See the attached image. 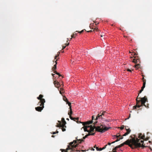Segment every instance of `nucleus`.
<instances>
[{
    "mask_svg": "<svg viewBox=\"0 0 152 152\" xmlns=\"http://www.w3.org/2000/svg\"><path fill=\"white\" fill-rule=\"evenodd\" d=\"M143 89L144 88L142 87L141 89L140 90L139 93L138 94V96L136 100V105L133 107L134 109H136L137 107L139 108L143 105L145 106L146 107H149V105L148 104H145L146 102H148V99L146 96H144V97L142 98L138 97L140 93H141L143 90Z\"/></svg>",
    "mask_w": 152,
    "mask_h": 152,
    "instance_id": "1",
    "label": "nucleus"
},
{
    "mask_svg": "<svg viewBox=\"0 0 152 152\" xmlns=\"http://www.w3.org/2000/svg\"><path fill=\"white\" fill-rule=\"evenodd\" d=\"M143 89L144 88L142 87L141 89L140 90L139 93L138 94V96L136 100V105L133 107L134 109H136L137 107L139 108L143 105L145 106L146 107H149V105L148 104H145L146 102H148V99L146 96H144V97L142 98L138 97L140 93H141L143 90Z\"/></svg>",
    "mask_w": 152,
    "mask_h": 152,
    "instance_id": "2",
    "label": "nucleus"
},
{
    "mask_svg": "<svg viewBox=\"0 0 152 152\" xmlns=\"http://www.w3.org/2000/svg\"><path fill=\"white\" fill-rule=\"evenodd\" d=\"M140 140L138 138H136V140L133 138L130 140H128L125 142L122 143L123 144V146L125 145H128L132 149L140 147L141 145L139 143Z\"/></svg>",
    "mask_w": 152,
    "mask_h": 152,
    "instance_id": "3",
    "label": "nucleus"
},
{
    "mask_svg": "<svg viewBox=\"0 0 152 152\" xmlns=\"http://www.w3.org/2000/svg\"><path fill=\"white\" fill-rule=\"evenodd\" d=\"M89 126L90 129L89 130V133L93 132L94 131L95 129H96V131L103 133L111 128L110 127H107L103 125H101L100 126H97V127H96L94 126H92V125Z\"/></svg>",
    "mask_w": 152,
    "mask_h": 152,
    "instance_id": "4",
    "label": "nucleus"
},
{
    "mask_svg": "<svg viewBox=\"0 0 152 152\" xmlns=\"http://www.w3.org/2000/svg\"><path fill=\"white\" fill-rule=\"evenodd\" d=\"M94 116H92V120L89 121H88L86 122H80V123H82L83 124V125L84 126H83L82 128L84 129V131L85 132H87L89 133V130L87 129V128L89 127V126H85L86 125H89L92 123V120H94Z\"/></svg>",
    "mask_w": 152,
    "mask_h": 152,
    "instance_id": "5",
    "label": "nucleus"
},
{
    "mask_svg": "<svg viewBox=\"0 0 152 152\" xmlns=\"http://www.w3.org/2000/svg\"><path fill=\"white\" fill-rule=\"evenodd\" d=\"M107 113L105 111H101L100 113L98 114L97 115L95 120L99 119H103L104 117L107 116Z\"/></svg>",
    "mask_w": 152,
    "mask_h": 152,
    "instance_id": "6",
    "label": "nucleus"
},
{
    "mask_svg": "<svg viewBox=\"0 0 152 152\" xmlns=\"http://www.w3.org/2000/svg\"><path fill=\"white\" fill-rule=\"evenodd\" d=\"M132 53H133L132 55L133 56L134 58H133L132 57H131V58H132V61L135 63H140V60L138 57V56H135L137 54L134 52H133Z\"/></svg>",
    "mask_w": 152,
    "mask_h": 152,
    "instance_id": "7",
    "label": "nucleus"
},
{
    "mask_svg": "<svg viewBox=\"0 0 152 152\" xmlns=\"http://www.w3.org/2000/svg\"><path fill=\"white\" fill-rule=\"evenodd\" d=\"M43 95L42 94H40L39 97H37V99L40 100L38 104V105L40 103H42H42L44 104L45 102V99H42V98L43 97Z\"/></svg>",
    "mask_w": 152,
    "mask_h": 152,
    "instance_id": "8",
    "label": "nucleus"
},
{
    "mask_svg": "<svg viewBox=\"0 0 152 152\" xmlns=\"http://www.w3.org/2000/svg\"><path fill=\"white\" fill-rule=\"evenodd\" d=\"M44 104L42 103H42H40L38 105H39L40 106L37 107H35V110L36 111L39 112H41L43 110L44 107Z\"/></svg>",
    "mask_w": 152,
    "mask_h": 152,
    "instance_id": "9",
    "label": "nucleus"
},
{
    "mask_svg": "<svg viewBox=\"0 0 152 152\" xmlns=\"http://www.w3.org/2000/svg\"><path fill=\"white\" fill-rule=\"evenodd\" d=\"M58 121L59 123H58L57 125L56 126L57 127H65V128L66 127V126L65 125L66 123L65 120H64V121H63L62 124L60 121Z\"/></svg>",
    "mask_w": 152,
    "mask_h": 152,
    "instance_id": "10",
    "label": "nucleus"
},
{
    "mask_svg": "<svg viewBox=\"0 0 152 152\" xmlns=\"http://www.w3.org/2000/svg\"><path fill=\"white\" fill-rule=\"evenodd\" d=\"M69 118H70V119L72 120H73L74 121H76L77 123H80V121H78V118H73L70 115V116H69Z\"/></svg>",
    "mask_w": 152,
    "mask_h": 152,
    "instance_id": "11",
    "label": "nucleus"
},
{
    "mask_svg": "<svg viewBox=\"0 0 152 152\" xmlns=\"http://www.w3.org/2000/svg\"><path fill=\"white\" fill-rule=\"evenodd\" d=\"M60 83H59L58 82H56V80L54 82V84L55 86L57 88L59 87V86H61Z\"/></svg>",
    "mask_w": 152,
    "mask_h": 152,
    "instance_id": "12",
    "label": "nucleus"
},
{
    "mask_svg": "<svg viewBox=\"0 0 152 152\" xmlns=\"http://www.w3.org/2000/svg\"><path fill=\"white\" fill-rule=\"evenodd\" d=\"M77 137L76 138V139L77 140L76 141H78V142H79L80 141V142H79V143H81V142H82V141H84V140L86 138V137H85V136L84 137H83V139H78L77 138Z\"/></svg>",
    "mask_w": 152,
    "mask_h": 152,
    "instance_id": "13",
    "label": "nucleus"
},
{
    "mask_svg": "<svg viewBox=\"0 0 152 152\" xmlns=\"http://www.w3.org/2000/svg\"><path fill=\"white\" fill-rule=\"evenodd\" d=\"M123 146V144L122 143L120 145H118L117 146H116L113 149V150L116 151L117 148H121V147Z\"/></svg>",
    "mask_w": 152,
    "mask_h": 152,
    "instance_id": "14",
    "label": "nucleus"
},
{
    "mask_svg": "<svg viewBox=\"0 0 152 152\" xmlns=\"http://www.w3.org/2000/svg\"><path fill=\"white\" fill-rule=\"evenodd\" d=\"M78 31H76L73 34L71 35V38L70 39H71L72 38H75L76 36H77V32Z\"/></svg>",
    "mask_w": 152,
    "mask_h": 152,
    "instance_id": "15",
    "label": "nucleus"
},
{
    "mask_svg": "<svg viewBox=\"0 0 152 152\" xmlns=\"http://www.w3.org/2000/svg\"><path fill=\"white\" fill-rule=\"evenodd\" d=\"M57 60L55 62L56 63L54 65L53 67L52 68V70L53 71H54L56 69V65L57 64Z\"/></svg>",
    "mask_w": 152,
    "mask_h": 152,
    "instance_id": "16",
    "label": "nucleus"
},
{
    "mask_svg": "<svg viewBox=\"0 0 152 152\" xmlns=\"http://www.w3.org/2000/svg\"><path fill=\"white\" fill-rule=\"evenodd\" d=\"M145 137V135H142L141 133H140L139 134V137L142 139H144Z\"/></svg>",
    "mask_w": 152,
    "mask_h": 152,
    "instance_id": "17",
    "label": "nucleus"
},
{
    "mask_svg": "<svg viewBox=\"0 0 152 152\" xmlns=\"http://www.w3.org/2000/svg\"><path fill=\"white\" fill-rule=\"evenodd\" d=\"M95 134V133H88V134L86 135L85 136V137L87 138L88 136L89 135H94Z\"/></svg>",
    "mask_w": 152,
    "mask_h": 152,
    "instance_id": "18",
    "label": "nucleus"
},
{
    "mask_svg": "<svg viewBox=\"0 0 152 152\" xmlns=\"http://www.w3.org/2000/svg\"><path fill=\"white\" fill-rule=\"evenodd\" d=\"M123 137H121L120 138L118 139V138H117V139L115 141L113 142H112V143H115L116 142H117L118 141H119L120 140L123 139Z\"/></svg>",
    "mask_w": 152,
    "mask_h": 152,
    "instance_id": "19",
    "label": "nucleus"
},
{
    "mask_svg": "<svg viewBox=\"0 0 152 152\" xmlns=\"http://www.w3.org/2000/svg\"><path fill=\"white\" fill-rule=\"evenodd\" d=\"M140 140V139H139ZM140 142V141H139V143H140L141 144V146L140 147H142L143 148H144L145 147V146H144L143 145V142H144V141L143 140H140V142L141 143H140L139 142Z\"/></svg>",
    "mask_w": 152,
    "mask_h": 152,
    "instance_id": "20",
    "label": "nucleus"
},
{
    "mask_svg": "<svg viewBox=\"0 0 152 152\" xmlns=\"http://www.w3.org/2000/svg\"><path fill=\"white\" fill-rule=\"evenodd\" d=\"M146 84V80H143V86L142 87L143 88H144L145 87V85Z\"/></svg>",
    "mask_w": 152,
    "mask_h": 152,
    "instance_id": "21",
    "label": "nucleus"
},
{
    "mask_svg": "<svg viewBox=\"0 0 152 152\" xmlns=\"http://www.w3.org/2000/svg\"><path fill=\"white\" fill-rule=\"evenodd\" d=\"M146 84V80H143V86L142 87L143 88H144L145 87V85Z\"/></svg>",
    "mask_w": 152,
    "mask_h": 152,
    "instance_id": "22",
    "label": "nucleus"
},
{
    "mask_svg": "<svg viewBox=\"0 0 152 152\" xmlns=\"http://www.w3.org/2000/svg\"><path fill=\"white\" fill-rule=\"evenodd\" d=\"M66 102L67 104H68V105L69 107V109H71V103L70 102H69L68 101L67 102Z\"/></svg>",
    "mask_w": 152,
    "mask_h": 152,
    "instance_id": "23",
    "label": "nucleus"
},
{
    "mask_svg": "<svg viewBox=\"0 0 152 152\" xmlns=\"http://www.w3.org/2000/svg\"><path fill=\"white\" fill-rule=\"evenodd\" d=\"M140 64H136L135 65V67L137 69L140 68Z\"/></svg>",
    "mask_w": 152,
    "mask_h": 152,
    "instance_id": "24",
    "label": "nucleus"
},
{
    "mask_svg": "<svg viewBox=\"0 0 152 152\" xmlns=\"http://www.w3.org/2000/svg\"><path fill=\"white\" fill-rule=\"evenodd\" d=\"M70 112L68 114L69 115V116H70V115L71 116L72 114V108L71 109H70Z\"/></svg>",
    "mask_w": 152,
    "mask_h": 152,
    "instance_id": "25",
    "label": "nucleus"
},
{
    "mask_svg": "<svg viewBox=\"0 0 152 152\" xmlns=\"http://www.w3.org/2000/svg\"><path fill=\"white\" fill-rule=\"evenodd\" d=\"M64 93V90L62 88H61V91H60V93L62 94Z\"/></svg>",
    "mask_w": 152,
    "mask_h": 152,
    "instance_id": "26",
    "label": "nucleus"
},
{
    "mask_svg": "<svg viewBox=\"0 0 152 152\" xmlns=\"http://www.w3.org/2000/svg\"><path fill=\"white\" fill-rule=\"evenodd\" d=\"M54 73H55L57 75H59V76H61V75H60L59 73L57 72L56 71H54Z\"/></svg>",
    "mask_w": 152,
    "mask_h": 152,
    "instance_id": "27",
    "label": "nucleus"
},
{
    "mask_svg": "<svg viewBox=\"0 0 152 152\" xmlns=\"http://www.w3.org/2000/svg\"><path fill=\"white\" fill-rule=\"evenodd\" d=\"M63 99L64 101H65L66 102H67L68 101L67 98H66V97H63Z\"/></svg>",
    "mask_w": 152,
    "mask_h": 152,
    "instance_id": "28",
    "label": "nucleus"
},
{
    "mask_svg": "<svg viewBox=\"0 0 152 152\" xmlns=\"http://www.w3.org/2000/svg\"><path fill=\"white\" fill-rule=\"evenodd\" d=\"M124 126H122L121 127H118V129H120L121 130L123 129H124Z\"/></svg>",
    "mask_w": 152,
    "mask_h": 152,
    "instance_id": "29",
    "label": "nucleus"
},
{
    "mask_svg": "<svg viewBox=\"0 0 152 152\" xmlns=\"http://www.w3.org/2000/svg\"><path fill=\"white\" fill-rule=\"evenodd\" d=\"M62 127L61 129L63 132H64L66 131V129L65 128V127Z\"/></svg>",
    "mask_w": 152,
    "mask_h": 152,
    "instance_id": "30",
    "label": "nucleus"
},
{
    "mask_svg": "<svg viewBox=\"0 0 152 152\" xmlns=\"http://www.w3.org/2000/svg\"><path fill=\"white\" fill-rule=\"evenodd\" d=\"M125 129L126 130L127 132H128V131H130V132L131 131V130L129 128V129H126V126H125Z\"/></svg>",
    "mask_w": 152,
    "mask_h": 152,
    "instance_id": "31",
    "label": "nucleus"
},
{
    "mask_svg": "<svg viewBox=\"0 0 152 152\" xmlns=\"http://www.w3.org/2000/svg\"><path fill=\"white\" fill-rule=\"evenodd\" d=\"M84 30H85V29H83L80 31H78L77 32L80 33V34H81V33H82L84 31Z\"/></svg>",
    "mask_w": 152,
    "mask_h": 152,
    "instance_id": "32",
    "label": "nucleus"
},
{
    "mask_svg": "<svg viewBox=\"0 0 152 152\" xmlns=\"http://www.w3.org/2000/svg\"><path fill=\"white\" fill-rule=\"evenodd\" d=\"M121 135L120 134L118 135V134H117V135H116L115 136V138H118L119 137H121Z\"/></svg>",
    "mask_w": 152,
    "mask_h": 152,
    "instance_id": "33",
    "label": "nucleus"
},
{
    "mask_svg": "<svg viewBox=\"0 0 152 152\" xmlns=\"http://www.w3.org/2000/svg\"><path fill=\"white\" fill-rule=\"evenodd\" d=\"M130 131H128V132H126V134H127V135L128 134H129L130 133Z\"/></svg>",
    "mask_w": 152,
    "mask_h": 152,
    "instance_id": "34",
    "label": "nucleus"
},
{
    "mask_svg": "<svg viewBox=\"0 0 152 152\" xmlns=\"http://www.w3.org/2000/svg\"><path fill=\"white\" fill-rule=\"evenodd\" d=\"M92 29H94V30H95L96 31H98V28H97L96 27H95V28H92Z\"/></svg>",
    "mask_w": 152,
    "mask_h": 152,
    "instance_id": "35",
    "label": "nucleus"
},
{
    "mask_svg": "<svg viewBox=\"0 0 152 152\" xmlns=\"http://www.w3.org/2000/svg\"><path fill=\"white\" fill-rule=\"evenodd\" d=\"M107 146V145H106L104 146L103 147V149H105L106 148Z\"/></svg>",
    "mask_w": 152,
    "mask_h": 152,
    "instance_id": "36",
    "label": "nucleus"
},
{
    "mask_svg": "<svg viewBox=\"0 0 152 152\" xmlns=\"http://www.w3.org/2000/svg\"><path fill=\"white\" fill-rule=\"evenodd\" d=\"M96 149L97 151H99V148L98 147H96Z\"/></svg>",
    "mask_w": 152,
    "mask_h": 152,
    "instance_id": "37",
    "label": "nucleus"
},
{
    "mask_svg": "<svg viewBox=\"0 0 152 152\" xmlns=\"http://www.w3.org/2000/svg\"><path fill=\"white\" fill-rule=\"evenodd\" d=\"M58 56H59L58 54L57 55H56V56H55V59H56V58H57V57Z\"/></svg>",
    "mask_w": 152,
    "mask_h": 152,
    "instance_id": "38",
    "label": "nucleus"
},
{
    "mask_svg": "<svg viewBox=\"0 0 152 152\" xmlns=\"http://www.w3.org/2000/svg\"><path fill=\"white\" fill-rule=\"evenodd\" d=\"M103 150H104V149H103V148H100L99 149V151H101Z\"/></svg>",
    "mask_w": 152,
    "mask_h": 152,
    "instance_id": "39",
    "label": "nucleus"
},
{
    "mask_svg": "<svg viewBox=\"0 0 152 152\" xmlns=\"http://www.w3.org/2000/svg\"><path fill=\"white\" fill-rule=\"evenodd\" d=\"M127 70L128 71H129V72H132V71L131 70H130V69H127Z\"/></svg>",
    "mask_w": 152,
    "mask_h": 152,
    "instance_id": "40",
    "label": "nucleus"
},
{
    "mask_svg": "<svg viewBox=\"0 0 152 152\" xmlns=\"http://www.w3.org/2000/svg\"><path fill=\"white\" fill-rule=\"evenodd\" d=\"M105 121H106V122H109V120H108V119H105Z\"/></svg>",
    "mask_w": 152,
    "mask_h": 152,
    "instance_id": "41",
    "label": "nucleus"
},
{
    "mask_svg": "<svg viewBox=\"0 0 152 152\" xmlns=\"http://www.w3.org/2000/svg\"><path fill=\"white\" fill-rule=\"evenodd\" d=\"M52 134H56V132H53Z\"/></svg>",
    "mask_w": 152,
    "mask_h": 152,
    "instance_id": "42",
    "label": "nucleus"
},
{
    "mask_svg": "<svg viewBox=\"0 0 152 152\" xmlns=\"http://www.w3.org/2000/svg\"><path fill=\"white\" fill-rule=\"evenodd\" d=\"M127 135V134H126V133H125L123 135V136H126Z\"/></svg>",
    "mask_w": 152,
    "mask_h": 152,
    "instance_id": "43",
    "label": "nucleus"
},
{
    "mask_svg": "<svg viewBox=\"0 0 152 152\" xmlns=\"http://www.w3.org/2000/svg\"><path fill=\"white\" fill-rule=\"evenodd\" d=\"M127 135V134H126V133H125L123 135V136H126Z\"/></svg>",
    "mask_w": 152,
    "mask_h": 152,
    "instance_id": "44",
    "label": "nucleus"
},
{
    "mask_svg": "<svg viewBox=\"0 0 152 152\" xmlns=\"http://www.w3.org/2000/svg\"><path fill=\"white\" fill-rule=\"evenodd\" d=\"M62 47H63V49H64L65 48L66 46H63Z\"/></svg>",
    "mask_w": 152,
    "mask_h": 152,
    "instance_id": "45",
    "label": "nucleus"
},
{
    "mask_svg": "<svg viewBox=\"0 0 152 152\" xmlns=\"http://www.w3.org/2000/svg\"><path fill=\"white\" fill-rule=\"evenodd\" d=\"M62 150V152H66V151H65L64 150Z\"/></svg>",
    "mask_w": 152,
    "mask_h": 152,
    "instance_id": "46",
    "label": "nucleus"
},
{
    "mask_svg": "<svg viewBox=\"0 0 152 152\" xmlns=\"http://www.w3.org/2000/svg\"><path fill=\"white\" fill-rule=\"evenodd\" d=\"M97 121H95L94 122V124H96V123H97Z\"/></svg>",
    "mask_w": 152,
    "mask_h": 152,
    "instance_id": "47",
    "label": "nucleus"
},
{
    "mask_svg": "<svg viewBox=\"0 0 152 152\" xmlns=\"http://www.w3.org/2000/svg\"><path fill=\"white\" fill-rule=\"evenodd\" d=\"M111 143H110V142H108V145H110Z\"/></svg>",
    "mask_w": 152,
    "mask_h": 152,
    "instance_id": "48",
    "label": "nucleus"
},
{
    "mask_svg": "<svg viewBox=\"0 0 152 152\" xmlns=\"http://www.w3.org/2000/svg\"><path fill=\"white\" fill-rule=\"evenodd\" d=\"M92 30H90V31H87V32H92Z\"/></svg>",
    "mask_w": 152,
    "mask_h": 152,
    "instance_id": "49",
    "label": "nucleus"
},
{
    "mask_svg": "<svg viewBox=\"0 0 152 152\" xmlns=\"http://www.w3.org/2000/svg\"><path fill=\"white\" fill-rule=\"evenodd\" d=\"M61 120L63 121H64V120H65L64 118H62Z\"/></svg>",
    "mask_w": 152,
    "mask_h": 152,
    "instance_id": "50",
    "label": "nucleus"
},
{
    "mask_svg": "<svg viewBox=\"0 0 152 152\" xmlns=\"http://www.w3.org/2000/svg\"><path fill=\"white\" fill-rule=\"evenodd\" d=\"M115 136H116V135H113V137L114 138H115Z\"/></svg>",
    "mask_w": 152,
    "mask_h": 152,
    "instance_id": "51",
    "label": "nucleus"
},
{
    "mask_svg": "<svg viewBox=\"0 0 152 152\" xmlns=\"http://www.w3.org/2000/svg\"><path fill=\"white\" fill-rule=\"evenodd\" d=\"M69 43H68L67 44H65V45H66V46H67V45H69Z\"/></svg>",
    "mask_w": 152,
    "mask_h": 152,
    "instance_id": "52",
    "label": "nucleus"
},
{
    "mask_svg": "<svg viewBox=\"0 0 152 152\" xmlns=\"http://www.w3.org/2000/svg\"><path fill=\"white\" fill-rule=\"evenodd\" d=\"M142 76H143V78H142V80H144V75H142Z\"/></svg>",
    "mask_w": 152,
    "mask_h": 152,
    "instance_id": "53",
    "label": "nucleus"
},
{
    "mask_svg": "<svg viewBox=\"0 0 152 152\" xmlns=\"http://www.w3.org/2000/svg\"><path fill=\"white\" fill-rule=\"evenodd\" d=\"M113 152H117L115 150H113Z\"/></svg>",
    "mask_w": 152,
    "mask_h": 152,
    "instance_id": "54",
    "label": "nucleus"
},
{
    "mask_svg": "<svg viewBox=\"0 0 152 152\" xmlns=\"http://www.w3.org/2000/svg\"><path fill=\"white\" fill-rule=\"evenodd\" d=\"M94 22L95 23H96L95 25H97V24H98V23L96 24V22L95 21Z\"/></svg>",
    "mask_w": 152,
    "mask_h": 152,
    "instance_id": "55",
    "label": "nucleus"
},
{
    "mask_svg": "<svg viewBox=\"0 0 152 152\" xmlns=\"http://www.w3.org/2000/svg\"><path fill=\"white\" fill-rule=\"evenodd\" d=\"M58 131H57L56 132V133H58Z\"/></svg>",
    "mask_w": 152,
    "mask_h": 152,
    "instance_id": "56",
    "label": "nucleus"
},
{
    "mask_svg": "<svg viewBox=\"0 0 152 152\" xmlns=\"http://www.w3.org/2000/svg\"><path fill=\"white\" fill-rule=\"evenodd\" d=\"M92 26V25L91 24H90V27H91V26Z\"/></svg>",
    "mask_w": 152,
    "mask_h": 152,
    "instance_id": "57",
    "label": "nucleus"
},
{
    "mask_svg": "<svg viewBox=\"0 0 152 152\" xmlns=\"http://www.w3.org/2000/svg\"><path fill=\"white\" fill-rule=\"evenodd\" d=\"M52 75H53V76H54V75H55V74H52Z\"/></svg>",
    "mask_w": 152,
    "mask_h": 152,
    "instance_id": "58",
    "label": "nucleus"
},
{
    "mask_svg": "<svg viewBox=\"0 0 152 152\" xmlns=\"http://www.w3.org/2000/svg\"><path fill=\"white\" fill-rule=\"evenodd\" d=\"M66 120H68V121H69V118H67L66 119Z\"/></svg>",
    "mask_w": 152,
    "mask_h": 152,
    "instance_id": "59",
    "label": "nucleus"
},
{
    "mask_svg": "<svg viewBox=\"0 0 152 152\" xmlns=\"http://www.w3.org/2000/svg\"><path fill=\"white\" fill-rule=\"evenodd\" d=\"M54 135H52V137H54Z\"/></svg>",
    "mask_w": 152,
    "mask_h": 152,
    "instance_id": "60",
    "label": "nucleus"
},
{
    "mask_svg": "<svg viewBox=\"0 0 152 152\" xmlns=\"http://www.w3.org/2000/svg\"><path fill=\"white\" fill-rule=\"evenodd\" d=\"M96 145H95L94 146V148H96Z\"/></svg>",
    "mask_w": 152,
    "mask_h": 152,
    "instance_id": "61",
    "label": "nucleus"
},
{
    "mask_svg": "<svg viewBox=\"0 0 152 152\" xmlns=\"http://www.w3.org/2000/svg\"><path fill=\"white\" fill-rule=\"evenodd\" d=\"M101 37H103V36H102V35H101Z\"/></svg>",
    "mask_w": 152,
    "mask_h": 152,
    "instance_id": "62",
    "label": "nucleus"
},
{
    "mask_svg": "<svg viewBox=\"0 0 152 152\" xmlns=\"http://www.w3.org/2000/svg\"><path fill=\"white\" fill-rule=\"evenodd\" d=\"M130 116V114H129V117Z\"/></svg>",
    "mask_w": 152,
    "mask_h": 152,
    "instance_id": "63",
    "label": "nucleus"
},
{
    "mask_svg": "<svg viewBox=\"0 0 152 152\" xmlns=\"http://www.w3.org/2000/svg\"><path fill=\"white\" fill-rule=\"evenodd\" d=\"M92 149H93V151H94V149H93V148H92Z\"/></svg>",
    "mask_w": 152,
    "mask_h": 152,
    "instance_id": "64",
    "label": "nucleus"
}]
</instances>
